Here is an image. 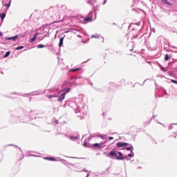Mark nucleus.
Masks as SVG:
<instances>
[{
    "instance_id": "obj_1",
    "label": "nucleus",
    "mask_w": 177,
    "mask_h": 177,
    "mask_svg": "<svg viewBox=\"0 0 177 177\" xmlns=\"http://www.w3.org/2000/svg\"><path fill=\"white\" fill-rule=\"evenodd\" d=\"M118 156L117 155V153H115V151H111L109 152V158H114V157H115V158L117 160Z\"/></svg>"
},
{
    "instance_id": "obj_2",
    "label": "nucleus",
    "mask_w": 177,
    "mask_h": 177,
    "mask_svg": "<svg viewBox=\"0 0 177 177\" xmlns=\"http://www.w3.org/2000/svg\"><path fill=\"white\" fill-rule=\"evenodd\" d=\"M117 146L118 147H124L125 146H128V143L119 142L117 143Z\"/></svg>"
},
{
    "instance_id": "obj_3",
    "label": "nucleus",
    "mask_w": 177,
    "mask_h": 177,
    "mask_svg": "<svg viewBox=\"0 0 177 177\" xmlns=\"http://www.w3.org/2000/svg\"><path fill=\"white\" fill-rule=\"evenodd\" d=\"M64 97H66V93H64L60 95V97L58 99V101L63 102V100H64Z\"/></svg>"
},
{
    "instance_id": "obj_4",
    "label": "nucleus",
    "mask_w": 177,
    "mask_h": 177,
    "mask_svg": "<svg viewBox=\"0 0 177 177\" xmlns=\"http://www.w3.org/2000/svg\"><path fill=\"white\" fill-rule=\"evenodd\" d=\"M119 156L116 157V160H124V158L122 156V153L118 152Z\"/></svg>"
},
{
    "instance_id": "obj_5",
    "label": "nucleus",
    "mask_w": 177,
    "mask_h": 177,
    "mask_svg": "<svg viewBox=\"0 0 177 177\" xmlns=\"http://www.w3.org/2000/svg\"><path fill=\"white\" fill-rule=\"evenodd\" d=\"M38 37V32L34 35L33 37L30 40V42H34Z\"/></svg>"
},
{
    "instance_id": "obj_6",
    "label": "nucleus",
    "mask_w": 177,
    "mask_h": 177,
    "mask_svg": "<svg viewBox=\"0 0 177 177\" xmlns=\"http://www.w3.org/2000/svg\"><path fill=\"white\" fill-rule=\"evenodd\" d=\"M93 146V147H97V149H102V146H103V145L99 143H94Z\"/></svg>"
},
{
    "instance_id": "obj_7",
    "label": "nucleus",
    "mask_w": 177,
    "mask_h": 177,
    "mask_svg": "<svg viewBox=\"0 0 177 177\" xmlns=\"http://www.w3.org/2000/svg\"><path fill=\"white\" fill-rule=\"evenodd\" d=\"M18 35H16L12 37H8L6 39L7 41H10V39H12V41H17Z\"/></svg>"
},
{
    "instance_id": "obj_8",
    "label": "nucleus",
    "mask_w": 177,
    "mask_h": 177,
    "mask_svg": "<svg viewBox=\"0 0 177 177\" xmlns=\"http://www.w3.org/2000/svg\"><path fill=\"white\" fill-rule=\"evenodd\" d=\"M64 39V37H62V38L59 39V48H62V46H63Z\"/></svg>"
},
{
    "instance_id": "obj_9",
    "label": "nucleus",
    "mask_w": 177,
    "mask_h": 177,
    "mask_svg": "<svg viewBox=\"0 0 177 177\" xmlns=\"http://www.w3.org/2000/svg\"><path fill=\"white\" fill-rule=\"evenodd\" d=\"M44 160H49V161H56V159H55V158L51 157H46L44 158Z\"/></svg>"
},
{
    "instance_id": "obj_10",
    "label": "nucleus",
    "mask_w": 177,
    "mask_h": 177,
    "mask_svg": "<svg viewBox=\"0 0 177 177\" xmlns=\"http://www.w3.org/2000/svg\"><path fill=\"white\" fill-rule=\"evenodd\" d=\"M0 17H1V20L3 21V19H5V17H6V13L0 14Z\"/></svg>"
},
{
    "instance_id": "obj_11",
    "label": "nucleus",
    "mask_w": 177,
    "mask_h": 177,
    "mask_svg": "<svg viewBox=\"0 0 177 177\" xmlns=\"http://www.w3.org/2000/svg\"><path fill=\"white\" fill-rule=\"evenodd\" d=\"M84 21H86L87 23H89L92 21V17H86L84 19Z\"/></svg>"
},
{
    "instance_id": "obj_12",
    "label": "nucleus",
    "mask_w": 177,
    "mask_h": 177,
    "mask_svg": "<svg viewBox=\"0 0 177 177\" xmlns=\"http://www.w3.org/2000/svg\"><path fill=\"white\" fill-rule=\"evenodd\" d=\"M62 92H64V93H68V92H70V88H64Z\"/></svg>"
},
{
    "instance_id": "obj_13",
    "label": "nucleus",
    "mask_w": 177,
    "mask_h": 177,
    "mask_svg": "<svg viewBox=\"0 0 177 177\" xmlns=\"http://www.w3.org/2000/svg\"><path fill=\"white\" fill-rule=\"evenodd\" d=\"M78 71H80V68H75V69H71L70 73H74V72Z\"/></svg>"
},
{
    "instance_id": "obj_14",
    "label": "nucleus",
    "mask_w": 177,
    "mask_h": 177,
    "mask_svg": "<svg viewBox=\"0 0 177 177\" xmlns=\"http://www.w3.org/2000/svg\"><path fill=\"white\" fill-rule=\"evenodd\" d=\"M165 62H168V60H169V55L168 54H167L165 56Z\"/></svg>"
},
{
    "instance_id": "obj_15",
    "label": "nucleus",
    "mask_w": 177,
    "mask_h": 177,
    "mask_svg": "<svg viewBox=\"0 0 177 177\" xmlns=\"http://www.w3.org/2000/svg\"><path fill=\"white\" fill-rule=\"evenodd\" d=\"M20 49H24V47L23 46H20L19 47H17L15 50H20Z\"/></svg>"
},
{
    "instance_id": "obj_16",
    "label": "nucleus",
    "mask_w": 177,
    "mask_h": 177,
    "mask_svg": "<svg viewBox=\"0 0 177 177\" xmlns=\"http://www.w3.org/2000/svg\"><path fill=\"white\" fill-rule=\"evenodd\" d=\"M10 55V51H8L6 55H4V58L8 57Z\"/></svg>"
},
{
    "instance_id": "obj_17",
    "label": "nucleus",
    "mask_w": 177,
    "mask_h": 177,
    "mask_svg": "<svg viewBox=\"0 0 177 177\" xmlns=\"http://www.w3.org/2000/svg\"><path fill=\"white\" fill-rule=\"evenodd\" d=\"M37 48H39V49H41V48H45V46L44 44H39L37 46Z\"/></svg>"
},
{
    "instance_id": "obj_18",
    "label": "nucleus",
    "mask_w": 177,
    "mask_h": 177,
    "mask_svg": "<svg viewBox=\"0 0 177 177\" xmlns=\"http://www.w3.org/2000/svg\"><path fill=\"white\" fill-rule=\"evenodd\" d=\"M163 3H167V5H169V3L168 2V0H161Z\"/></svg>"
},
{
    "instance_id": "obj_19",
    "label": "nucleus",
    "mask_w": 177,
    "mask_h": 177,
    "mask_svg": "<svg viewBox=\"0 0 177 177\" xmlns=\"http://www.w3.org/2000/svg\"><path fill=\"white\" fill-rule=\"evenodd\" d=\"M10 3L11 2L10 1L8 3L4 4V6H6V8H9V6H10Z\"/></svg>"
},
{
    "instance_id": "obj_20",
    "label": "nucleus",
    "mask_w": 177,
    "mask_h": 177,
    "mask_svg": "<svg viewBox=\"0 0 177 177\" xmlns=\"http://www.w3.org/2000/svg\"><path fill=\"white\" fill-rule=\"evenodd\" d=\"M91 38L99 39V35H93L91 36Z\"/></svg>"
},
{
    "instance_id": "obj_21",
    "label": "nucleus",
    "mask_w": 177,
    "mask_h": 177,
    "mask_svg": "<svg viewBox=\"0 0 177 177\" xmlns=\"http://www.w3.org/2000/svg\"><path fill=\"white\" fill-rule=\"evenodd\" d=\"M71 139L73 140H74V139H78V137L77 136H76V137H71Z\"/></svg>"
},
{
    "instance_id": "obj_22",
    "label": "nucleus",
    "mask_w": 177,
    "mask_h": 177,
    "mask_svg": "<svg viewBox=\"0 0 177 177\" xmlns=\"http://www.w3.org/2000/svg\"><path fill=\"white\" fill-rule=\"evenodd\" d=\"M131 149H132V147H127L126 150L129 151V150H131Z\"/></svg>"
},
{
    "instance_id": "obj_23",
    "label": "nucleus",
    "mask_w": 177,
    "mask_h": 177,
    "mask_svg": "<svg viewBox=\"0 0 177 177\" xmlns=\"http://www.w3.org/2000/svg\"><path fill=\"white\" fill-rule=\"evenodd\" d=\"M48 97L49 99H52V97H53V95H48Z\"/></svg>"
},
{
    "instance_id": "obj_24",
    "label": "nucleus",
    "mask_w": 177,
    "mask_h": 177,
    "mask_svg": "<svg viewBox=\"0 0 177 177\" xmlns=\"http://www.w3.org/2000/svg\"><path fill=\"white\" fill-rule=\"evenodd\" d=\"M114 139L113 137H109V140H113Z\"/></svg>"
},
{
    "instance_id": "obj_25",
    "label": "nucleus",
    "mask_w": 177,
    "mask_h": 177,
    "mask_svg": "<svg viewBox=\"0 0 177 177\" xmlns=\"http://www.w3.org/2000/svg\"><path fill=\"white\" fill-rule=\"evenodd\" d=\"M171 82H173L174 84H177V81L176 80H171Z\"/></svg>"
},
{
    "instance_id": "obj_26",
    "label": "nucleus",
    "mask_w": 177,
    "mask_h": 177,
    "mask_svg": "<svg viewBox=\"0 0 177 177\" xmlns=\"http://www.w3.org/2000/svg\"><path fill=\"white\" fill-rule=\"evenodd\" d=\"M128 156H129V157H133V156L132 155V153H129V154L128 155Z\"/></svg>"
},
{
    "instance_id": "obj_27",
    "label": "nucleus",
    "mask_w": 177,
    "mask_h": 177,
    "mask_svg": "<svg viewBox=\"0 0 177 177\" xmlns=\"http://www.w3.org/2000/svg\"><path fill=\"white\" fill-rule=\"evenodd\" d=\"M3 35V34H2V32H0V37H2Z\"/></svg>"
},
{
    "instance_id": "obj_28",
    "label": "nucleus",
    "mask_w": 177,
    "mask_h": 177,
    "mask_svg": "<svg viewBox=\"0 0 177 177\" xmlns=\"http://www.w3.org/2000/svg\"><path fill=\"white\" fill-rule=\"evenodd\" d=\"M106 2H107V0H104V5L106 3Z\"/></svg>"
},
{
    "instance_id": "obj_29",
    "label": "nucleus",
    "mask_w": 177,
    "mask_h": 177,
    "mask_svg": "<svg viewBox=\"0 0 177 177\" xmlns=\"http://www.w3.org/2000/svg\"><path fill=\"white\" fill-rule=\"evenodd\" d=\"M84 146H86V142H84Z\"/></svg>"
},
{
    "instance_id": "obj_30",
    "label": "nucleus",
    "mask_w": 177,
    "mask_h": 177,
    "mask_svg": "<svg viewBox=\"0 0 177 177\" xmlns=\"http://www.w3.org/2000/svg\"><path fill=\"white\" fill-rule=\"evenodd\" d=\"M169 1H171V2H173V1H175V0H169Z\"/></svg>"
},
{
    "instance_id": "obj_31",
    "label": "nucleus",
    "mask_w": 177,
    "mask_h": 177,
    "mask_svg": "<svg viewBox=\"0 0 177 177\" xmlns=\"http://www.w3.org/2000/svg\"><path fill=\"white\" fill-rule=\"evenodd\" d=\"M131 153H132V151H133V149H131Z\"/></svg>"
}]
</instances>
